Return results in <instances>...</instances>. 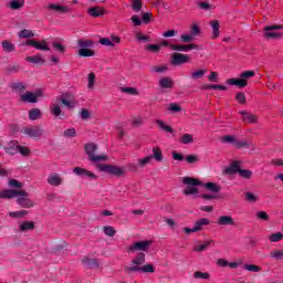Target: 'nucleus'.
Masks as SVG:
<instances>
[{
  "mask_svg": "<svg viewBox=\"0 0 283 283\" xmlns=\"http://www.w3.org/2000/svg\"><path fill=\"white\" fill-rule=\"evenodd\" d=\"M87 14L90 17H93L94 19L98 17H104L105 15V8L103 7H93L87 10Z\"/></svg>",
  "mask_w": 283,
  "mask_h": 283,
  "instance_id": "obj_16",
  "label": "nucleus"
},
{
  "mask_svg": "<svg viewBox=\"0 0 283 283\" xmlns=\"http://www.w3.org/2000/svg\"><path fill=\"white\" fill-rule=\"evenodd\" d=\"M227 84L235 85L237 87H240L242 90L247 87V85H249V82H247V80H243V78H229L227 80Z\"/></svg>",
  "mask_w": 283,
  "mask_h": 283,
  "instance_id": "obj_19",
  "label": "nucleus"
},
{
  "mask_svg": "<svg viewBox=\"0 0 283 283\" xmlns=\"http://www.w3.org/2000/svg\"><path fill=\"white\" fill-rule=\"evenodd\" d=\"M243 269L250 273H260L262 271V266L255 264H244Z\"/></svg>",
  "mask_w": 283,
  "mask_h": 283,
  "instance_id": "obj_39",
  "label": "nucleus"
},
{
  "mask_svg": "<svg viewBox=\"0 0 283 283\" xmlns=\"http://www.w3.org/2000/svg\"><path fill=\"white\" fill-rule=\"evenodd\" d=\"M242 165V161H233L227 169L226 174H229L230 176H233L234 174H240V167Z\"/></svg>",
  "mask_w": 283,
  "mask_h": 283,
  "instance_id": "obj_18",
  "label": "nucleus"
},
{
  "mask_svg": "<svg viewBox=\"0 0 283 283\" xmlns=\"http://www.w3.org/2000/svg\"><path fill=\"white\" fill-rule=\"evenodd\" d=\"M156 124L158 125L159 128L163 129V132H166L168 134H174V128H171V126H169V125H166L165 122L157 119Z\"/></svg>",
  "mask_w": 283,
  "mask_h": 283,
  "instance_id": "obj_37",
  "label": "nucleus"
},
{
  "mask_svg": "<svg viewBox=\"0 0 283 283\" xmlns=\"http://www.w3.org/2000/svg\"><path fill=\"white\" fill-rule=\"evenodd\" d=\"M46 181L51 185V187H61L63 184V178H61V175L53 172L49 175Z\"/></svg>",
  "mask_w": 283,
  "mask_h": 283,
  "instance_id": "obj_15",
  "label": "nucleus"
},
{
  "mask_svg": "<svg viewBox=\"0 0 283 283\" xmlns=\"http://www.w3.org/2000/svg\"><path fill=\"white\" fill-rule=\"evenodd\" d=\"M217 224L219 227H235V220L231 216H221L219 217Z\"/></svg>",
  "mask_w": 283,
  "mask_h": 283,
  "instance_id": "obj_14",
  "label": "nucleus"
},
{
  "mask_svg": "<svg viewBox=\"0 0 283 283\" xmlns=\"http://www.w3.org/2000/svg\"><path fill=\"white\" fill-rule=\"evenodd\" d=\"M64 136L66 138H74L76 136V129L67 128L66 130H64Z\"/></svg>",
  "mask_w": 283,
  "mask_h": 283,
  "instance_id": "obj_62",
  "label": "nucleus"
},
{
  "mask_svg": "<svg viewBox=\"0 0 283 283\" xmlns=\"http://www.w3.org/2000/svg\"><path fill=\"white\" fill-rule=\"evenodd\" d=\"M1 45H2L3 52L10 53V52L17 51V46L14 45V43H12L8 40L2 41Z\"/></svg>",
  "mask_w": 283,
  "mask_h": 283,
  "instance_id": "obj_26",
  "label": "nucleus"
},
{
  "mask_svg": "<svg viewBox=\"0 0 283 283\" xmlns=\"http://www.w3.org/2000/svg\"><path fill=\"white\" fill-rule=\"evenodd\" d=\"M182 184L187 186L184 190L185 196H196V193H200L198 187H205V189L211 191V193H218L221 189L220 186L216 182L202 184L200 179L193 177H184Z\"/></svg>",
  "mask_w": 283,
  "mask_h": 283,
  "instance_id": "obj_1",
  "label": "nucleus"
},
{
  "mask_svg": "<svg viewBox=\"0 0 283 283\" xmlns=\"http://www.w3.org/2000/svg\"><path fill=\"white\" fill-rule=\"evenodd\" d=\"M73 174H75V176H80V178H88V180H98V176H96V174L82 167H75L73 169Z\"/></svg>",
  "mask_w": 283,
  "mask_h": 283,
  "instance_id": "obj_8",
  "label": "nucleus"
},
{
  "mask_svg": "<svg viewBox=\"0 0 283 283\" xmlns=\"http://www.w3.org/2000/svg\"><path fill=\"white\" fill-rule=\"evenodd\" d=\"M213 242V240L210 241H206L203 244L201 245H196L193 248V251H196L197 253H202V251H207V249H209V245Z\"/></svg>",
  "mask_w": 283,
  "mask_h": 283,
  "instance_id": "obj_40",
  "label": "nucleus"
},
{
  "mask_svg": "<svg viewBox=\"0 0 283 283\" xmlns=\"http://www.w3.org/2000/svg\"><path fill=\"white\" fill-rule=\"evenodd\" d=\"M256 218L258 220H262L263 222H269L270 220L269 213H266L265 211L256 212Z\"/></svg>",
  "mask_w": 283,
  "mask_h": 283,
  "instance_id": "obj_54",
  "label": "nucleus"
},
{
  "mask_svg": "<svg viewBox=\"0 0 283 283\" xmlns=\"http://www.w3.org/2000/svg\"><path fill=\"white\" fill-rule=\"evenodd\" d=\"M53 48L60 54H65V46L63 44H61V42H53Z\"/></svg>",
  "mask_w": 283,
  "mask_h": 283,
  "instance_id": "obj_58",
  "label": "nucleus"
},
{
  "mask_svg": "<svg viewBox=\"0 0 283 283\" xmlns=\"http://www.w3.org/2000/svg\"><path fill=\"white\" fill-rule=\"evenodd\" d=\"M159 87H161V90H171L174 87V80H171V77L160 78Z\"/></svg>",
  "mask_w": 283,
  "mask_h": 283,
  "instance_id": "obj_22",
  "label": "nucleus"
},
{
  "mask_svg": "<svg viewBox=\"0 0 283 283\" xmlns=\"http://www.w3.org/2000/svg\"><path fill=\"white\" fill-rule=\"evenodd\" d=\"M48 10H54L55 12H59V14H66L67 12H70V7L67 6H61V4H50L49 7H46Z\"/></svg>",
  "mask_w": 283,
  "mask_h": 283,
  "instance_id": "obj_17",
  "label": "nucleus"
},
{
  "mask_svg": "<svg viewBox=\"0 0 283 283\" xmlns=\"http://www.w3.org/2000/svg\"><path fill=\"white\" fill-rule=\"evenodd\" d=\"M23 45H29L34 48L35 50H41L43 52H50V48L48 46V41L42 40L41 42L36 40H28Z\"/></svg>",
  "mask_w": 283,
  "mask_h": 283,
  "instance_id": "obj_11",
  "label": "nucleus"
},
{
  "mask_svg": "<svg viewBox=\"0 0 283 283\" xmlns=\"http://www.w3.org/2000/svg\"><path fill=\"white\" fill-rule=\"evenodd\" d=\"M83 266H87L88 269H98V260L91 259L90 256H85L82 260Z\"/></svg>",
  "mask_w": 283,
  "mask_h": 283,
  "instance_id": "obj_20",
  "label": "nucleus"
},
{
  "mask_svg": "<svg viewBox=\"0 0 283 283\" xmlns=\"http://www.w3.org/2000/svg\"><path fill=\"white\" fill-rule=\"evenodd\" d=\"M221 143H226L228 145H233L235 147L238 144V137H235L233 135H226L221 138Z\"/></svg>",
  "mask_w": 283,
  "mask_h": 283,
  "instance_id": "obj_32",
  "label": "nucleus"
},
{
  "mask_svg": "<svg viewBox=\"0 0 283 283\" xmlns=\"http://www.w3.org/2000/svg\"><path fill=\"white\" fill-rule=\"evenodd\" d=\"M170 50L174 52H189L191 50H200V46L196 43L191 44H170Z\"/></svg>",
  "mask_w": 283,
  "mask_h": 283,
  "instance_id": "obj_10",
  "label": "nucleus"
},
{
  "mask_svg": "<svg viewBox=\"0 0 283 283\" xmlns=\"http://www.w3.org/2000/svg\"><path fill=\"white\" fill-rule=\"evenodd\" d=\"M84 151L88 157V160L91 163H99V160H107V156L105 155H98L96 151H98V145L95 143H88L84 146Z\"/></svg>",
  "mask_w": 283,
  "mask_h": 283,
  "instance_id": "obj_4",
  "label": "nucleus"
},
{
  "mask_svg": "<svg viewBox=\"0 0 283 283\" xmlns=\"http://www.w3.org/2000/svg\"><path fill=\"white\" fill-rule=\"evenodd\" d=\"M25 61H28V63H33L34 65L41 63L42 65L45 63V60H43V57H41V55H35V56H27Z\"/></svg>",
  "mask_w": 283,
  "mask_h": 283,
  "instance_id": "obj_35",
  "label": "nucleus"
},
{
  "mask_svg": "<svg viewBox=\"0 0 283 283\" xmlns=\"http://www.w3.org/2000/svg\"><path fill=\"white\" fill-rule=\"evenodd\" d=\"M190 34L192 36H198V34H200V27H198V24H192L190 28Z\"/></svg>",
  "mask_w": 283,
  "mask_h": 283,
  "instance_id": "obj_64",
  "label": "nucleus"
},
{
  "mask_svg": "<svg viewBox=\"0 0 283 283\" xmlns=\"http://www.w3.org/2000/svg\"><path fill=\"white\" fill-rule=\"evenodd\" d=\"M207 71L205 70H199L197 72H192L191 73V78H193V81H198V78H202L205 76Z\"/></svg>",
  "mask_w": 283,
  "mask_h": 283,
  "instance_id": "obj_57",
  "label": "nucleus"
},
{
  "mask_svg": "<svg viewBox=\"0 0 283 283\" xmlns=\"http://www.w3.org/2000/svg\"><path fill=\"white\" fill-rule=\"evenodd\" d=\"M99 43L101 45H105L106 48H114V42H112L109 38H101Z\"/></svg>",
  "mask_w": 283,
  "mask_h": 283,
  "instance_id": "obj_59",
  "label": "nucleus"
},
{
  "mask_svg": "<svg viewBox=\"0 0 283 283\" xmlns=\"http://www.w3.org/2000/svg\"><path fill=\"white\" fill-rule=\"evenodd\" d=\"M132 265H125L124 266V273L126 275H133V273H138L139 270L142 269L143 264H145V253L139 252L130 262Z\"/></svg>",
  "mask_w": 283,
  "mask_h": 283,
  "instance_id": "obj_2",
  "label": "nucleus"
},
{
  "mask_svg": "<svg viewBox=\"0 0 283 283\" xmlns=\"http://www.w3.org/2000/svg\"><path fill=\"white\" fill-rule=\"evenodd\" d=\"M135 271H138V273H156V268H154V264L148 263L142 268L135 269Z\"/></svg>",
  "mask_w": 283,
  "mask_h": 283,
  "instance_id": "obj_28",
  "label": "nucleus"
},
{
  "mask_svg": "<svg viewBox=\"0 0 283 283\" xmlns=\"http://www.w3.org/2000/svg\"><path fill=\"white\" fill-rule=\"evenodd\" d=\"M209 224V219L201 218L195 222V228L199 229L198 231H202V227H207Z\"/></svg>",
  "mask_w": 283,
  "mask_h": 283,
  "instance_id": "obj_43",
  "label": "nucleus"
},
{
  "mask_svg": "<svg viewBox=\"0 0 283 283\" xmlns=\"http://www.w3.org/2000/svg\"><path fill=\"white\" fill-rule=\"evenodd\" d=\"M239 176L241 178H244L245 180H251V178L253 177V171L249 169H241L239 170Z\"/></svg>",
  "mask_w": 283,
  "mask_h": 283,
  "instance_id": "obj_46",
  "label": "nucleus"
},
{
  "mask_svg": "<svg viewBox=\"0 0 283 283\" xmlns=\"http://www.w3.org/2000/svg\"><path fill=\"white\" fill-rule=\"evenodd\" d=\"M199 158L197 157V155H188L186 157V163H188L189 165H193L196 163H198Z\"/></svg>",
  "mask_w": 283,
  "mask_h": 283,
  "instance_id": "obj_63",
  "label": "nucleus"
},
{
  "mask_svg": "<svg viewBox=\"0 0 283 283\" xmlns=\"http://www.w3.org/2000/svg\"><path fill=\"white\" fill-rule=\"evenodd\" d=\"M21 134H23V136H25V138H41L43 136V134H45V128H43V126L41 125H29V126H23L20 130Z\"/></svg>",
  "mask_w": 283,
  "mask_h": 283,
  "instance_id": "obj_3",
  "label": "nucleus"
},
{
  "mask_svg": "<svg viewBox=\"0 0 283 283\" xmlns=\"http://www.w3.org/2000/svg\"><path fill=\"white\" fill-rule=\"evenodd\" d=\"M264 36L265 39H282L283 33L265 31Z\"/></svg>",
  "mask_w": 283,
  "mask_h": 283,
  "instance_id": "obj_50",
  "label": "nucleus"
},
{
  "mask_svg": "<svg viewBox=\"0 0 283 283\" xmlns=\"http://www.w3.org/2000/svg\"><path fill=\"white\" fill-rule=\"evenodd\" d=\"M51 114L55 116V118H59V116H63V111L61 109V105H59V103H53L51 105Z\"/></svg>",
  "mask_w": 283,
  "mask_h": 283,
  "instance_id": "obj_31",
  "label": "nucleus"
},
{
  "mask_svg": "<svg viewBox=\"0 0 283 283\" xmlns=\"http://www.w3.org/2000/svg\"><path fill=\"white\" fill-rule=\"evenodd\" d=\"M149 163H151V157L146 156L142 159H138V167H147V165H149Z\"/></svg>",
  "mask_w": 283,
  "mask_h": 283,
  "instance_id": "obj_56",
  "label": "nucleus"
},
{
  "mask_svg": "<svg viewBox=\"0 0 283 283\" xmlns=\"http://www.w3.org/2000/svg\"><path fill=\"white\" fill-rule=\"evenodd\" d=\"M43 96V91L38 90L35 93L28 91L20 96L22 103H39V98Z\"/></svg>",
  "mask_w": 283,
  "mask_h": 283,
  "instance_id": "obj_7",
  "label": "nucleus"
},
{
  "mask_svg": "<svg viewBox=\"0 0 283 283\" xmlns=\"http://www.w3.org/2000/svg\"><path fill=\"white\" fill-rule=\"evenodd\" d=\"M7 74H19L21 72V64H10L6 67Z\"/></svg>",
  "mask_w": 283,
  "mask_h": 283,
  "instance_id": "obj_34",
  "label": "nucleus"
},
{
  "mask_svg": "<svg viewBox=\"0 0 283 283\" xmlns=\"http://www.w3.org/2000/svg\"><path fill=\"white\" fill-rule=\"evenodd\" d=\"M253 76H255V71H244L243 73H241V78L243 81H247L248 78H253Z\"/></svg>",
  "mask_w": 283,
  "mask_h": 283,
  "instance_id": "obj_60",
  "label": "nucleus"
},
{
  "mask_svg": "<svg viewBox=\"0 0 283 283\" xmlns=\"http://www.w3.org/2000/svg\"><path fill=\"white\" fill-rule=\"evenodd\" d=\"M193 277L195 280H211V274L209 272L196 271Z\"/></svg>",
  "mask_w": 283,
  "mask_h": 283,
  "instance_id": "obj_36",
  "label": "nucleus"
},
{
  "mask_svg": "<svg viewBox=\"0 0 283 283\" xmlns=\"http://www.w3.org/2000/svg\"><path fill=\"white\" fill-rule=\"evenodd\" d=\"M11 191L15 192L13 195V198H17V196H20L17 199V202L23 209H32V207H34V201L28 198V196H30L28 192H25L24 190H11Z\"/></svg>",
  "mask_w": 283,
  "mask_h": 283,
  "instance_id": "obj_5",
  "label": "nucleus"
},
{
  "mask_svg": "<svg viewBox=\"0 0 283 283\" xmlns=\"http://www.w3.org/2000/svg\"><path fill=\"white\" fill-rule=\"evenodd\" d=\"M95 54H96V52H94V50H92V49H80L78 50V56L88 57V56H94Z\"/></svg>",
  "mask_w": 283,
  "mask_h": 283,
  "instance_id": "obj_44",
  "label": "nucleus"
},
{
  "mask_svg": "<svg viewBox=\"0 0 283 283\" xmlns=\"http://www.w3.org/2000/svg\"><path fill=\"white\" fill-rule=\"evenodd\" d=\"M270 242H280L283 240V234L282 232H276L273 233L269 237Z\"/></svg>",
  "mask_w": 283,
  "mask_h": 283,
  "instance_id": "obj_51",
  "label": "nucleus"
},
{
  "mask_svg": "<svg viewBox=\"0 0 283 283\" xmlns=\"http://www.w3.org/2000/svg\"><path fill=\"white\" fill-rule=\"evenodd\" d=\"M270 258H273L274 260H283V251L274 250L270 253Z\"/></svg>",
  "mask_w": 283,
  "mask_h": 283,
  "instance_id": "obj_53",
  "label": "nucleus"
},
{
  "mask_svg": "<svg viewBox=\"0 0 283 283\" xmlns=\"http://www.w3.org/2000/svg\"><path fill=\"white\" fill-rule=\"evenodd\" d=\"M97 169L101 170L103 174H109V176H123L125 170L118 166L114 165H97Z\"/></svg>",
  "mask_w": 283,
  "mask_h": 283,
  "instance_id": "obj_6",
  "label": "nucleus"
},
{
  "mask_svg": "<svg viewBox=\"0 0 283 283\" xmlns=\"http://www.w3.org/2000/svg\"><path fill=\"white\" fill-rule=\"evenodd\" d=\"M77 45L81 50H90V48H94V41L80 39L77 40Z\"/></svg>",
  "mask_w": 283,
  "mask_h": 283,
  "instance_id": "obj_25",
  "label": "nucleus"
},
{
  "mask_svg": "<svg viewBox=\"0 0 283 283\" xmlns=\"http://www.w3.org/2000/svg\"><path fill=\"white\" fill-rule=\"evenodd\" d=\"M149 247H151V241L135 242L128 248V253H134V251H147Z\"/></svg>",
  "mask_w": 283,
  "mask_h": 283,
  "instance_id": "obj_12",
  "label": "nucleus"
},
{
  "mask_svg": "<svg viewBox=\"0 0 283 283\" xmlns=\"http://www.w3.org/2000/svg\"><path fill=\"white\" fill-rule=\"evenodd\" d=\"M193 39L195 38L192 36L191 33L190 34H181L180 35V40H181L182 43H192Z\"/></svg>",
  "mask_w": 283,
  "mask_h": 283,
  "instance_id": "obj_61",
  "label": "nucleus"
},
{
  "mask_svg": "<svg viewBox=\"0 0 283 283\" xmlns=\"http://www.w3.org/2000/svg\"><path fill=\"white\" fill-rule=\"evenodd\" d=\"M179 143H181V145H191V143H193V135H191V134H184L180 137Z\"/></svg>",
  "mask_w": 283,
  "mask_h": 283,
  "instance_id": "obj_38",
  "label": "nucleus"
},
{
  "mask_svg": "<svg viewBox=\"0 0 283 283\" xmlns=\"http://www.w3.org/2000/svg\"><path fill=\"white\" fill-rule=\"evenodd\" d=\"M15 151H18L19 154H21V156H24V157H28L31 154L30 148L21 145L15 146Z\"/></svg>",
  "mask_w": 283,
  "mask_h": 283,
  "instance_id": "obj_42",
  "label": "nucleus"
},
{
  "mask_svg": "<svg viewBox=\"0 0 283 283\" xmlns=\"http://www.w3.org/2000/svg\"><path fill=\"white\" fill-rule=\"evenodd\" d=\"M10 87L13 90V92H19V94H22V92H25L28 88V84H25V82H14L10 84Z\"/></svg>",
  "mask_w": 283,
  "mask_h": 283,
  "instance_id": "obj_23",
  "label": "nucleus"
},
{
  "mask_svg": "<svg viewBox=\"0 0 283 283\" xmlns=\"http://www.w3.org/2000/svg\"><path fill=\"white\" fill-rule=\"evenodd\" d=\"M18 36L20 39H32L34 36V32H32L31 30L24 29L19 32Z\"/></svg>",
  "mask_w": 283,
  "mask_h": 283,
  "instance_id": "obj_45",
  "label": "nucleus"
},
{
  "mask_svg": "<svg viewBox=\"0 0 283 283\" xmlns=\"http://www.w3.org/2000/svg\"><path fill=\"white\" fill-rule=\"evenodd\" d=\"M19 231H34V222L33 221H24L19 226Z\"/></svg>",
  "mask_w": 283,
  "mask_h": 283,
  "instance_id": "obj_29",
  "label": "nucleus"
},
{
  "mask_svg": "<svg viewBox=\"0 0 283 283\" xmlns=\"http://www.w3.org/2000/svg\"><path fill=\"white\" fill-rule=\"evenodd\" d=\"M103 231L108 238H114L116 235V230L112 226H104Z\"/></svg>",
  "mask_w": 283,
  "mask_h": 283,
  "instance_id": "obj_47",
  "label": "nucleus"
},
{
  "mask_svg": "<svg viewBox=\"0 0 283 283\" xmlns=\"http://www.w3.org/2000/svg\"><path fill=\"white\" fill-rule=\"evenodd\" d=\"M132 10H134V12H140V10H143V2L140 0H133Z\"/></svg>",
  "mask_w": 283,
  "mask_h": 283,
  "instance_id": "obj_49",
  "label": "nucleus"
},
{
  "mask_svg": "<svg viewBox=\"0 0 283 283\" xmlns=\"http://www.w3.org/2000/svg\"><path fill=\"white\" fill-rule=\"evenodd\" d=\"M171 65L178 66V65H185V63H189V55L182 54V53H172L171 54Z\"/></svg>",
  "mask_w": 283,
  "mask_h": 283,
  "instance_id": "obj_9",
  "label": "nucleus"
},
{
  "mask_svg": "<svg viewBox=\"0 0 283 283\" xmlns=\"http://www.w3.org/2000/svg\"><path fill=\"white\" fill-rule=\"evenodd\" d=\"M210 28H212V39H218L220 36V21L211 20Z\"/></svg>",
  "mask_w": 283,
  "mask_h": 283,
  "instance_id": "obj_24",
  "label": "nucleus"
},
{
  "mask_svg": "<svg viewBox=\"0 0 283 283\" xmlns=\"http://www.w3.org/2000/svg\"><path fill=\"white\" fill-rule=\"evenodd\" d=\"M237 149H251V147H253V143L252 142H248L247 139H237Z\"/></svg>",
  "mask_w": 283,
  "mask_h": 283,
  "instance_id": "obj_27",
  "label": "nucleus"
},
{
  "mask_svg": "<svg viewBox=\"0 0 283 283\" xmlns=\"http://www.w3.org/2000/svg\"><path fill=\"white\" fill-rule=\"evenodd\" d=\"M14 193H17V192H14L10 189L2 190V191H0V198L12 200V198H14Z\"/></svg>",
  "mask_w": 283,
  "mask_h": 283,
  "instance_id": "obj_41",
  "label": "nucleus"
},
{
  "mask_svg": "<svg viewBox=\"0 0 283 283\" xmlns=\"http://www.w3.org/2000/svg\"><path fill=\"white\" fill-rule=\"evenodd\" d=\"M10 218H25V216H28V211L27 210H21V211H14V212H9Z\"/></svg>",
  "mask_w": 283,
  "mask_h": 283,
  "instance_id": "obj_48",
  "label": "nucleus"
},
{
  "mask_svg": "<svg viewBox=\"0 0 283 283\" xmlns=\"http://www.w3.org/2000/svg\"><path fill=\"white\" fill-rule=\"evenodd\" d=\"M43 116V113H41V109L39 108H32L29 111V118L30 120H39Z\"/></svg>",
  "mask_w": 283,
  "mask_h": 283,
  "instance_id": "obj_30",
  "label": "nucleus"
},
{
  "mask_svg": "<svg viewBox=\"0 0 283 283\" xmlns=\"http://www.w3.org/2000/svg\"><path fill=\"white\" fill-rule=\"evenodd\" d=\"M9 187H11L12 189H21L23 187V184H21V181L17 179H10Z\"/></svg>",
  "mask_w": 283,
  "mask_h": 283,
  "instance_id": "obj_52",
  "label": "nucleus"
},
{
  "mask_svg": "<svg viewBox=\"0 0 283 283\" xmlns=\"http://www.w3.org/2000/svg\"><path fill=\"white\" fill-rule=\"evenodd\" d=\"M168 111L174 112L175 114H178V113L182 112V107H180V105H178L176 103H171L168 106Z\"/></svg>",
  "mask_w": 283,
  "mask_h": 283,
  "instance_id": "obj_55",
  "label": "nucleus"
},
{
  "mask_svg": "<svg viewBox=\"0 0 283 283\" xmlns=\"http://www.w3.org/2000/svg\"><path fill=\"white\" fill-rule=\"evenodd\" d=\"M239 114L242 116L243 123H247L249 125L258 123V116H255L254 114H251L247 111H240Z\"/></svg>",
  "mask_w": 283,
  "mask_h": 283,
  "instance_id": "obj_13",
  "label": "nucleus"
},
{
  "mask_svg": "<svg viewBox=\"0 0 283 283\" xmlns=\"http://www.w3.org/2000/svg\"><path fill=\"white\" fill-rule=\"evenodd\" d=\"M151 160H156L157 163H163L165 160V157L163 156V150H160L159 147L153 148V155H148Z\"/></svg>",
  "mask_w": 283,
  "mask_h": 283,
  "instance_id": "obj_21",
  "label": "nucleus"
},
{
  "mask_svg": "<svg viewBox=\"0 0 283 283\" xmlns=\"http://www.w3.org/2000/svg\"><path fill=\"white\" fill-rule=\"evenodd\" d=\"M8 6L11 10H21L25 6V0H13Z\"/></svg>",
  "mask_w": 283,
  "mask_h": 283,
  "instance_id": "obj_33",
  "label": "nucleus"
}]
</instances>
